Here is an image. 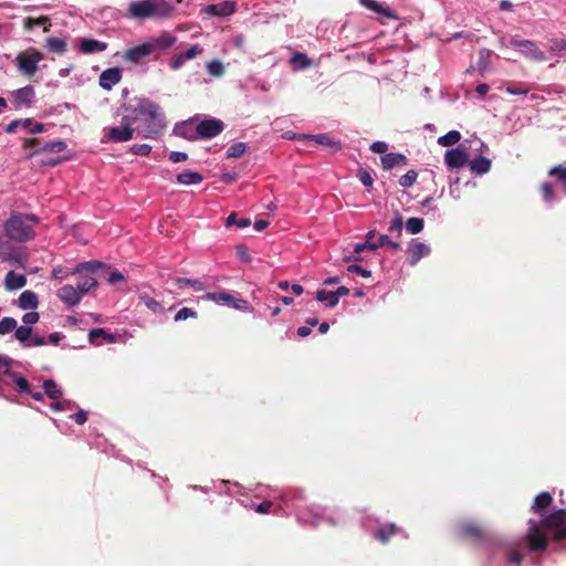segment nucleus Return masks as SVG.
Returning <instances> with one entry per match:
<instances>
[{
  "label": "nucleus",
  "instance_id": "69168bd1",
  "mask_svg": "<svg viewBox=\"0 0 566 566\" xmlns=\"http://www.w3.org/2000/svg\"><path fill=\"white\" fill-rule=\"evenodd\" d=\"M40 316H39V313L32 311V312H28L25 313L23 316H22V322L25 324V325H32V324H35L38 321H39Z\"/></svg>",
  "mask_w": 566,
  "mask_h": 566
},
{
  "label": "nucleus",
  "instance_id": "49530a36",
  "mask_svg": "<svg viewBox=\"0 0 566 566\" xmlns=\"http://www.w3.org/2000/svg\"><path fill=\"white\" fill-rule=\"evenodd\" d=\"M247 150V144L239 142L232 144L228 150H227V157L228 158H239L241 157Z\"/></svg>",
  "mask_w": 566,
  "mask_h": 566
},
{
  "label": "nucleus",
  "instance_id": "a19ab883",
  "mask_svg": "<svg viewBox=\"0 0 566 566\" xmlns=\"http://www.w3.org/2000/svg\"><path fill=\"white\" fill-rule=\"evenodd\" d=\"M176 285L180 289L184 286H189V287H192L195 291L205 290V284L200 280L178 277V279H176Z\"/></svg>",
  "mask_w": 566,
  "mask_h": 566
},
{
  "label": "nucleus",
  "instance_id": "412c9836",
  "mask_svg": "<svg viewBox=\"0 0 566 566\" xmlns=\"http://www.w3.org/2000/svg\"><path fill=\"white\" fill-rule=\"evenodd\" d=\"M408 252L410 254L409 263L411 265H416L423 256L430 253V248L422 242L412 240L408 248Z\"/></svg>",
  "mask_w": 566,
  "mask_h": 566
},
{
  "label": "nucleus",
  "instance_id": "393cba45",
  "mask_svg": "<svg viewBox=\"0 0 566 566\" xmlns=\"http://www.w3.org/2000/svg\"><path fill=\"white\" fill-rule=\"evenodd\" d=\"M80 49L82 53L91 54L105 51L107 49V43L95 39H82Z\"/></svg>",
  "mask_w": 566,
  "mask_h": 566
},
{
  "label": "nucleus",
  "instance_id": "13d9d810",
  "mask_svg": "<svg viewBox=\"0 0 566 566\" xmlns=\"http://www.w3.org/2000/svg\"><path fill=\"white\" fill-rule=\"evenodd\" d=\"M202 48L199 44L191 45L187 51L180 53V55L187 61L195 59L197 55L202 53Z\"/></svg>",
  "mask_w": 566,
  "mask_h": 566
},
{
  "label": "nucleus",
  "instance_id": "4468645a",
  "mask_svg": "<svg viewBox=\"0 0 566 566\" xmlns=\"http://www.w3.org/2000/svg\"><path fill=\"white\" fill-rule=\"evenodd\" d=\"M444 163L449 169H459L469 163V155L461 147L453 148L446 153Z\"/></svg>",
  "mask_w": 566,
  "mask_h": 566
},
{
  "label": "nucleus",
  "instance_id": "a18cd8bd",
  "mask_svg": "<svg viewBox=\"0 0 566 566\" xmlns=\"http://www.w3.org/2000/svg\"><path fill=\"white\" fill-rule=\"evenodd\" d=\"M14 337L15 339H18L20 343H22L23 345L24 344H28V340L31 338V334H32V327L31 326H17L15 329H14Z\"/></svg>",
  "mask_w": 566,
  "mask_h": 566
},
{
  "label": "nucleus",
  "instance_id": "338daca9",
  "mask_svg": "<svg viewBox=\"0 0 566 566\" xmlns=\"http://www.w3.org/2000/svg\"><path fill=\"white\" fill-rule=\"evenodd\" d=\"M388 145L385 142H375L370 145V150L376 154H385Z\"/></svg>",
  "mask_w": 566,
  "mask_h": 566
},
{
  "label": "nucleus",
  "instance_id": "a878e982",
  "mask_svg": "<svg viewBox=\"0 0 566 566\" xmlns=\"http://www.w3.org/2000/svg\"><path fill=\"white\" fill-rule=\"evenodd\" d=\"M42 25L43 32H49L51 24V19L48 15H42L39 18L27 17L23 20V28L25 31L30 32L34 27Z\"/></svg>",
  "mask_w": 566,
  "mask_h": 566
},
{
  "label": "nucleus",
  "instance_id": "58836bf2",
  "mask_svg": "<svg viewBox=\"0 0 566 566\" xmlns=\"http://www.w3.org/2000/svg\"><path fill=\"white\" fill-rule=\"evenodd\" d=\"M316 300L319 302L327 301V306L331 308L335 307L338 304L334 291L318 290L316 292Z\"/></svg>",
  "mask_w": 566,
  "mask_h": 566
},
{
  "label": "nucleus",
  "instance_id": "774afa93",
  "mask_svg": "<svg viewBox=\"0 0 566 566\" xmlns=\"http://www.w3.org/2000/svg\"><path fill=\"white\" fill-rule=\"evenodd\" d=\"M169 159L175 164L182 163L188 159V155L182 151H171L169 155Z\"/></svg>",
  "mask_w": 566,
  "mask_h": 566
},
{
  "label": "nucleus",
  "instance_id": "2f4dec72",
  "mask_svg": "<svg viewBox=\"0 0 566 566\" xmlns=\"http://www.w3.org/2000/svg\"><path fill=\"white\" fill-rule=\"evenodd\" d=\"M308 138L315 140V143H317L319 145L327 146L335 151H337L342 148L340 143L337 140H334L328 134L311 135V136H308Z\"/></svg>",
  "mask_w": 566,
  "mask_h": 566
},
{
  "label": "nucleus",
  "instance_id": "864d4df0",
  "mask_svg": "<svg viewBox=\"0 0 566 566\" xmlns=\"http://www.w3.org/2000/svg\"><path fill=\"white\" fill-rule=\"evenodd\" d=\"M17 327V321L13 317H3L0 321V335L8 334L14 331Z\"/></svg>",
  "mask_w": 566,
  "mask_h": 566
},
{
  "label": "nucleus",
  "instance_id": "37998d69",
  "mask_svg": "<svg viewBox=\"0 0 566 566\" xmlns=\"http://www.w3.org/2000/svg\"><path fill=\"white\" fill-rule=\"evenodd\" d=\"M291 62L301 70L307 69L313 64L312 60L308 59L306 54L301 52L294 53L291 59Z\"/></svg>",
  "mask_w": 566,
  "mask_h": 566
},
{
  "label": "nucleus",
  "instance_id": "6e6552de",
  "mask_svg": "<svg viewBox=\"0 0 566 566\" xmlns=\"http://www.w3.org/2000/svg\"><path fill=\"white\" fill-rule=\"evenodd\" d=\"M511 45L518 50L526 57L535 61H544L545 53L538 49V46L530 40L512 39Z\"/></svg>",
  "mask_w": 566,
  "mask_h": 566
},
{
  "label": "nucleus",
  "instance_id": "dca6fc26",
  "mask_svg": "<svg viewBox=\"0 0 566 566\" xmlns=\"http://www.w3.org/2000/svg\"><path fill=\"white\" fill-rule=\"evenodd\" d=\"M237 4L233 1H221L203 8V12L211 17H228L234 13Z\"/></svg>",
  "mask_w": 566,
  "mask_h": 566
},
{
  "label": "nucleus",
  "instance_id": "ddd939ff",
  "mask_svg": "<svg viewBox=\"0 0 566 566\" xmlns=\"http://www.w3.org/2000/svg\"><path fill=\"white\" fill-rule=\"evenodd\" d=\"M206 300L213 302H223L228 306L238 308V310H247L249 307V302L242 298H235L232 294L227 292H210L205 296Z\"/></svg>",
  "mask_w": 566,
  "mask_h": 566
},
{
  "label": "nucleus",
  "instance_id": "aec40b11",
  "mask_svg": "<svg viewBox=\"0 0 566 566\" xmlns=\"http://www.w3.org/2000/svg\"><path fill=\"white\" fill-rule=\"evenodd\" d=\"M122 78V71L119 67H109L102 72L99 75V85L104 90H112L114 85L119 83Z\"/></svg>",
  "mask_w": 566,
  "mask_h": 566
},
{
  "label": "nucleus",
  "instance_id": "f3484780",
  "mask_svg": "<svg viewBox=\"0 0 566 566\" xmlns=\"http://www.w3.org/2000/svg\"><path fill=\"white\" fill-rule=\"evenodd\" d=\"M56 295L63 303H65L69 306H75L82 300L81 292H78L76 287L70 284L60 287L57 290Z\"/></svg>",
  "mask_w": 566,
  "mask_h": 566
},
{
  "label": "nucleus",
  "instance_id": "c9c22d12",
  "mask_svg": "<svg viewBox=\"0 0 566 566\" xmlns=\"http://www.w3.org/2000/svg\"><path fill=\"white\" fill-rule=\"evenodd\" d=\"M461 139V134L458 130H450L446 135L438 138V144L443 147H450L458 144Z\"/></svg>",
  "mask_w": 566,
  "mask_h": 566
},
{
  "label": "nucleus",
  "instance_id": "cd10ccee",
  "mask_svg": "<svg viewBox=\"0 0 566 566\" xmlns=\"http://www.w3.org/2000/svg\"><path fill=\"white\" fill-rule=\"evenodd\" d=\"M381 164H382L384 169L389 170L396 166L406 165L407 157L402 154H396V153L385 154L381 157Z\"/></svg>",
  "mask_w": 566,
  "mask_h": 566
},
{
  "label": "nucleus",
  "instance_id": "72a5a7b5",
  "mask_svg": "<svg viewBox=\"0 0 566 566\" xmlns=\"http://www.w3.org/2000/svg\"><path fill=\"white\" fill-rule=\"evenodd\" d=\"M44 394L52 400H59L62 398V390L59 388L56 382L52 379H48L43 382Z\"/></svg>",
  "mask_w": 566,
  "mask_h": 566
},
{
  "label": "nucleus",
  "instance_id": "e433bc0d",
  "mask_svg": "<svg viewBox=\"0 0 566 566\" xmlns=\"http://www.w3.org/2000/svg\"><path fill=\"white\" fill-rule=\"evenodd\" d=\"M380 247H388L391 251L400 250V243L392 241L386 234H381L376 244H369V250H377Z\"/></svg>",
  "mask_w": 566,
  "mask_h": 566
},
{
  "label": "nucleus",
  "instance_id": "5701e85b",
  "mask_svg": "<svg viewBox=\"0 0 566 566\" xmlns=\"http://www.w3.org/2000/svg\"><path fill=\"white\" fill-rule=\"evenodd\" d=\"M553 503V496L548 492H541L536 495L533 505L532 511L536 514H539L541 516L545 515L547 509Z\"/></svg>",
  "mask_w": 566,
  "mask_h": 566
},
{
  "label": "nucleus",
  "instance_id": "473e14b6",
  "mask_svg": "<svg viewBox=\"0 0 566 566\" xmlns=\"http://www.w3.org/2000/svg\"><path fill=\"white\" fill-rule=\"evenodd\" d=\"M175 134L188 140H195L198 137L196 127H193L191 123H182L176 126Z\"/></svg>",
  "mask_w": 566,
  "mask_h": 566
},
{
  "label": "nucleus",
  "instance_id": "f8f14e48",
  "mask_svg": "<svg viewBox=\"0 0 566 566\" xmlns=\"http://www.w3.org/2000/svg\"><path fill=\"white\" fill-rule=\"evenodd\" d=\"M155 55L149 42L133 46L124 52V60L138 64Z\"/></svg>",
  "mask_w": 566,
  "mask_h": 566
},
{
  "label": "nucleus",
  "instance_id": "c03bdc74",
  "mask_svg": "<svg viewBox=\"0 0 566 566\" xmlns=\"http://www.w3.org/2000/svg\"><path fill=\"white\" fill-rule=\"evenodd\" d=\"M207 71L213 77H221L226 70L221 61L214 59L207 64Z\"/></svg>",
  "mask_w": 566,
  "mask_h": 566
},
{
  "label": "nucleus",
  "instance_id": "b1692460",
  "mask_svg": "<svg viewBox=\"0 0 566 566\" xmlns=\"http://www.w3.org/2000/svg\"><path fill=\"white\" fill-rule=\"evenodd\" d=\"M27 284V277L23 274H17L14 271L7 273L4 277V287L8 291L22 289Z\"/></svg>",
  "mask_w": 566,
  "mask_h": 566
},
{
  "label": "nucleus",
  "instance_id": "9d476101",
  "mask_svg": "<svg viewBox=\"0 0 566 566\" xmlns=\"http://www.w3.org/2000/svg\"><path fill=\"white\" fill-rule=\"evenodd\" d=\"M224 128L223 122L217 118L203 119L196 126V133L201 138H212Z\"/></svg>",
  "mask_w": 566,
  "mask_h": 566
},
{
  "label": "nucleus",
  "instance_id": "1a4fd4ad",
  "mask_svg": "<svg viewBox=\"0 0 566 566\" xmlns=\"http://www.w3.org/2000/svg\"><path fill=\"white\" fill-rule=\"evenodd\" d=\"M103 266H104V264L98 261L80 263L76 265L74 272L69 271L65 268L59 266V268L53 269L52 277L55 280H63V279H66L72 273H82L83 271H86V272H90L93 274V273H95V271L97 269L103 268Z\"/></svg>",
  "mask_w": 566,
  "mask_h": 566
},
{
  "label": "nucleus",
  "instance_id": "9b49d317",
  "mask_svg": "<svg viewBox=\"0 0 566 566\" xmlns=\"http://www.w3.org/2000/svg\"><path fill=\"white\" fill-rule=\"evenodd\" d=\"M461 535L476 543H483L490 539L489 533L479 524L467 522L460 526Z\"/></svg>",
  "mask_w": 566,
  "mask_h": 566
},
{
  "label": "nucleus",
  "instance_id": "f03ea898",
  "mask_svg": "<svg viewBox=\"0 0 566 566\" xmlns=\"http://www.w3.org/2000/svg\"><path fill=\"white\" fill-rule=\"evenodd\" d=\"M137 136L158 139L165 130V116L159 105L148 98H142L136 105L125 108Z\"/></svg>",
  "mask_w": 566,
  "mask_h": 566
},
{
  "label": "nucleus",
  "instance_id": "f704fd0d",
  "mask_svg": "<svg viewBox=\"0 0 566 566\" xmlns=\"http://www.w3.org/2000/svg\"><path fill=\"white\" fill-rule=\"evenodd\" d=\"M45 46L54 53L63 54L66 51V42L60 38H48Z\"/></svg>",
  "mask_w": 566,
  "mask_h": 566
},
{
  "label": "nucleus",
  "instance_id": "f257e3e1",
  "mask_svg": "<svg viewBox=\"0 0 566 566\" xmlns=\"http://www.w3.org/2000/svg\"><path fill=\"white\" fill-rule=\"evenodd\" d=\"M528 530L521 542L511 545L507 554V559L517 566L524 559V554L521 552L526 547L531 553L544 552L549 543L562 542L566 538V510L558 509L551 514L542 516L539 522L530 520Z\"/></svg>",
  "mask_w": 566,
  "mask_h": 566
},
{
  "label": "nucleus",
  "instance_id": "603ef678",
  "mask_svg": "<svg viewBox=\"0 0 566 566\" xmlns=\"http://www.w3.org/2000/svg\"><path fill=\"white\" fill-rule=\"evenodd\" d=\"M198 317V313L196 311H193L192 308L190 307H182L181 310H179L174 319L175 322H181V321H186L188 318H197Z\"/></svg>",
  "mask_w": 566,
  "mask_h": 566
},
{
  "label": "nucleus",
  "instance_id": "2eb2a0df",
  "mask_svg": "<svg viewBox=\"0 0 566 566\" xmlns=\"http://www.w3.org/2000/svg\"><path fill=\"white\" fill-rule=\"evenodd\" d=\"M18 127H23L29 130L30 134H39L44 130V125L41 123H33L32 118L24 119H14L10 124L7 125L4 132L8 134H12L17 130Z\"/></svg>",
  "mask_w": 566,
  "mask_h": 566
},
{
  "label": "nucleus",
  "instance_id": "423d86ee",
  "mask_svg": "<svg viewBox=\"0 0 566 566\" xmlns=\"http://www.w3.org/2000/svg\"><path fill=\"white\" fill-rule=\"evenodd\" d=\"M105 132L107 139L113 143L128 142L134 137L135 133L128 114L123 116L120 126L109 127Z\"/></svg>",
  "mask_w": 566,
  "mask_h": 566
},
{
  "label": "nucleus",
  "instance_id": "6e6d98bb",
  "mask_svg": "<svg viewBox=\"0 0 566 566\" xmlns=\"http://www.w3.org/2000/svg\"><path fill=\"white\" fill-rule=\"evenodd\" d=\"M505 91L511 95H526L530 90L524 84L520 83L507 85Z\"/></svg>",
  "mask_w": 566,
  "mask_h": 566
},
{
  "label": "nucleus",
  "instance_id": "bb28decb",
  "mask_svg": "<svg viewBox=\"0 0 566 566\" xmlns=\"http://www.w3.org/2000/svg\"><path fill=\"white\" fill-rule=\"evenodd\" d=\"M18 301L22 310H35L39 305V297L33 291L22 292Z\"/></svg>",
  "mask_w": 566,
  "mask_h": 566
},
{
  "label": "nucleus",
  "instance_id": "c756f323",
  "mask_svg": "<svg viewBox=\"0 0 566 566\" xmlns=\"http://www.w3.org/2000/svg\"><path fill=\"white\" fill-rule=\"evenodd\" d=\"M203 180V176L197 171L186 170L177 175V181L182 185H198Z\"/></svg>",
  "mask_w": 566,
  "mask_h": 566
},
{
  "label": "nucleus",
  "instance_id": "ea45409f",
  "mask_svg": "<svg viewBox=\"0 0 566 566\" xmlns=\"http://www.w3.org/2000/svg\"><path fill=\"white\" fill-rule=\"evenodd\" d=\"M138 298H139V303L144 304L153 313L161 312L163 305L159 302H157L155 298L148 296L147 294H140Z\"/></svg>",
  "mask_w": 566,
  "mask_h": 566
},
{
  "label": "nucleus",
  "instance_id": "7ed1b4c3",
  "mask_svg": "<svg viewBox=\"0 0 566 566\" xmlns=\"http://www.w3.org/2000/svg\"><path fill=\"white\" fill-rule=\"evenodd\" d=\"M39 223L40 218L34 213L12 211L3 223V232L9 240L23 243L34 239V227Z\"/></svg>",
  "mask_w": 566,
  "mask_h": 566
},
{
  "label": "nucleus",
  "instance_id": "8fccbe9b",
  "mask_svg": "<svg viewBox=\"0 0 566 566\" xmlns=\"http://www.w3.org/2000/svg\"><path fill=\"white\" fill-rule=\"evenodd\" d=\"M7 374H10L12 376L19 391L27 392V394L31 392V386L24 377L15 374V373H10V371H7Z\"/></svg>",
  "mask_w": 566,
  "mask_h": 566
},
{
  "label": "nucleus",
  "instance_id": "6ab92c4d",
  "mask_svg": "<svg viewBox=\"0 0 566 566\" xmlns=\"http://www.w3.org/2000/svg\"><path fill=\"white\" fill-rule=\"evenodd\" d=\"M176 36L165 32L160 34L158 38L151 39L148 42L151 46L155 56H157V54H159L160 52H164L171 48L176 43Z\"/></svg>",
  "mask_w": 566,
  "mask_h": 566
},
{
  "label": "nucleus",
  "instance_id": "0e129e2a",
  "mask_svg": "<svg viewBox=\"0 0 566 566\" xmlns=\"http://www.w3.org/2000/svg\"><path fill=\"white\" fill-rule=\"evenodd\" d=\"M347 270H348V272L356 273V274L360 275L361 277H370L371 276V272L360 265L353 264V265H349L347 268Z\"/></svg>",
  "mask_w": 566,
  "mask_h": 566
},
{
  "label": "nucleus",
  "instance_id": "680f3d73",
  "mask_svg": "<svg viewBox=\"0 0 566 566\" xmlns=\"http://www.w3.org/2000/svg\"><path fill=\"white\" fill-rule=\"evenodd\" d=\"M72 406H73V402L71 400L60 401V399H59L51 403V409L54 411H64V410L71 409Z\"/></svg>",
  "mask_w": 566,
  "mask_h": 566
},
{
  "label": "nucleus",
  "instance_id": "4be33fe9",
  "mask_svg": "<svg viewBox=\"0 0 566 566\" xmlns=\"http://www.w3.org/2000/svg\"><path fill=\"white\" fill-rule=\"evenodd\" d=\"M360 4L368 10L375 11L387 19L398 20V15L389 8L375 0H359Z\"/></svg>",
  "mask_w": 566,
  "mask_h": 566
},
{
  "label": "nucleus",
  "instance_id": "79ce46f5",
  "mask_svg": "<svg viewBox=\"0 0 566 566\" xmlns=\"http://www.w3.org/2000/svg\"><path fill=\"white\" fill-rule=\"evenodd\" d=\"M424 222L421 218H409L406 222V229L411 234L420 233L423 230Z\"/></svg>",
  "mask_w": 566,
  "mask_h": 566
},
{
  "label": "nucleus",
  "instance_id": "de8ad7c7",
  "mask_svg": "<svg viewBox=\"0 0 566 566\" xmlns=\"http://www.w3.org/2000/svg\"><path fill=\"white\" fill-rule=\"evenodd\" d=\"M66 148V144L63 140H55L44 144L38 151L44 153H61Z\"/></svg>",
  "mask_w": 566,
  "mask_h": 566
},
{
  "label": "nucleus",
  "instance_id": "5fc2aeb1",
  "mask_svg": "<svg viewBox=\"0 0 566 566\" xmlns=\"http://www.w3.org/2000/svg\"><path fill=\"white\" fill-rule=\"evenodd\" d=\"M541 193H542V197L543 199L546 201V202H551L554 200L555 198V191H554V188H553V185L549 184V182H543L541 185Z\"/></svg>",
  "mask_w": 566,
  "mask_h": 566
},
{
  "label": "nucleus",
  "instance_id": "052dcab7",
  "mask_svg": "<svg viewBox=\"0 0 566 566\" xmlns=\"http://www.w3.org/2000/svg\"><path fill=\"white\" fill-rule=\"evenodd\" d=\"M402 226H403L402 217L400 216L399 212H397L396 218L390 222L389 231L397 232L398 235H401Z\"/></svg>",
  "mask_w": 566,
  "mask_h": 566
},
{
  "label": "nucleus",
  "instance_id": "3c124183",
  "mask_svg": "<svg viewBox=\"0 0 566 566\" xmlns=\"http://www.w3.org/2000/svg\"><path fill=\"white\" fill-rule=\"evenodd\" d=\"M417 178H418L417 171L411 169V170L407 171L403 176L400 177L399 185L403 188H409V187L413 186Z\"/></svg>",
  "mask_w": 566,
  "mask_h": 566
},
{
  "label": "nucleus",
  "instance_id": "e2e57ef3",
  "mask_svg": "<svg viewBox=\"0 0 566 566\" xmlns=\"http://www.w3.org/2000/svg\"><path fill=\"white\" fill-rule=\"evenodd\" d=\"M358 178L365 187H371L374 184L371 175L365 169L358 170Z\"/></svg>",
  "mask_w": 566,
  "mask_h": 566
},
{
  "label": "nucleus",
  "instance_id": "a211bd4d",
  "mask_svg": "<svg viewBox=\"0 0 566 566\" xmlns=\"http://www.w3.org/2000/svg\"><path fill=\"white\" fill-rule=\"evenodd\" d=\"M35 96L34 88L30 85L21 87L12 93L13 103L17 107H30Z\"/></svg>",
  "mask_w": 566,
  "mask_h": 566
},
{
  "label": "nucleus",
  "instance_id": "7c9ffc66",
  "mask_svg": "<svg viewBox=\"0 0 566 566\" xmlns=\"http://www.w3.org/2000/svg\"><path fill=\"white\" fill-rule=\"evenodd\" d=\"M398 527L395 524H389L379 527L375 532V538L378 539L381 544H387L389 537L398 533Z\"/></svg>",
  "mask_w": 566,
  "mask_h": 566
},
{
  "label": "nucleus",
  "instance_id": "0eeeda50",
  "mask_svg": "<svg viewBox=\"0 0 566 566\" xmlns=\"http://www.w3.org/2000/svg\"><path fill=\"white\" fill-rule=\"evenodd\" d=\"M0 260L21 268L24 266L25 262V258L20 252V249L2 238H0Z\"/></svg>",
  "mask_w": 566,
  "mask_h": 566
},
{
  "label": "nucleus",
  "instance_id": "4d7b16f0",
  "mask_svg": "<svg viewBox=\"0 0 566 566\" xmlns=\"http://www.w3.org/2000/svg\"><path fill=\"white\" fill-rule=\"evenodd\" d=\"M375 234H376L375 230L369 231L367 233V235H366L365 242L364 243H358V244L355 245L354 252L355 253H360L365 249H369V244H376V242H371V239L375 237Z\"/></svg>",
  "mask_w": 566,
  "mask_h": 566
},
{
  "label": "nucleus",
  "instance_id": "c85d7f7f",
  "mask_svg": "<svg viewBox=\"0 0 566 566\" xmlns=\"http://www.w3.org/2000/svg\"><path fill=\"white\" fill-rule=\"evenodd\" d=\"M491 160L486 157H479L469 161V167L472 174L483 175L490 171Z\"/></svg>",
  "mask_w": 566,
  "mask_h": 566
},
{
  "label": "nucleus",
  "instance_id": "bf43d9fd",
  "mask_svg": "<svg viewBox=\"0 0 566 566\" xmlns=\"http://www.w3.org/2000/svg\"><path fill=\"white\" fill-rule=\"evenodd\" d=\"M130 150L138 156H148L151 151V146L148 144H135L132 146Z\"/></svg>",
  "mask_w": 566,
  "mask_h": 566
},
{
  "label": "nucleus",
  "instance_id": "20e7f679",
  "mask_svg": "<svg viewBox=\"0 0 566 566\" xmlns=\"http://www.w3.org/2000/svg\"><path fill=\"white\" fill-rule=\"evenodd\" d=\"M172 11V6L166 0H139L128 7L129 18L137 20L167 18Z\"/></svg>",
  "mask_w": 566,
  "mask_h": 566
},
{
  "label": "nucleus",
  "instance_id": "4c0bfd02",
  "mask_svg": "<svg viewBox=\"0 0 566 566\" xmlns=\"http://www.w3.org/2000/svg\"><path fill=\"white\" fill-rule=\"evenodd\" d=\"M97 286V281L95 277L87 275L85 277H82V280L77 283V290L81 292V295L83 296L87 292H90L92 289Z\"/></svg>",
  "mask_w": 566,
  "mask_h": 566
},
{
  "label": "nucleus",
  "instance_id": "09e8293b",
  "mask_svg": "<svg viewBox=\"0 0 566 566\" xmlns=\"http://www.w3.org/2000/svg\"><path fill=\"white\" fill-rule=\"evenodd\" d=\"M97 337H103L105 338L108 343H113L115 342V336L113 334H108L106 333V331L104 328H94V329H91L90 333H88V338H90V342L91 343H94L95 342V338Z\"/></svg>",
  "mask_w": 566,
  "mask_h": 566
},
{
  "label": "nucleus",
  "instance_id": "39448f33",
  "mask_svg": "<svg viewBox=\"0 0 566 566\" xmlns=\"http://www.w3.org/2000/svg\"><path fill=\"white\" fill-rule=\"evenodd\" d=\"M44 59L42 52H40L36 48L30 46L24 51L20 52L15 59L14 63L18 71L29 78L33 77L39 71V63Z\"/></svg>",
  "mask_w": 566,
  "mask_h": 566
}]
</instances>
